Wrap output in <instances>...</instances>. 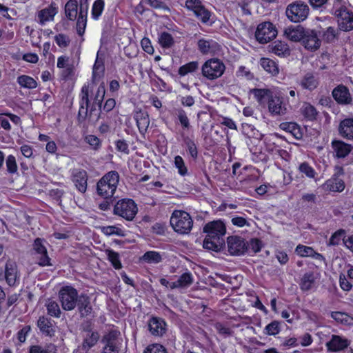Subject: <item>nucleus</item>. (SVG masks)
<instances>
[{
  "label": "nucleus",
  "mask_w": 353,
  "mask_h": 353,
  "mask_svg": "<svg viewBox=\"0 0 353 353\" xmlns=\"http://www.w3.org/2000/svg\"><path fill=\"white\" fill-rule=\"evenodd\" d=\"M260 65L264 70L273 76L279 74V70L277 64L270 59L261 58L260 60Z\"/></svg>",
  "instance_id": "f704fd0d"
},
{
  "label": "nucleus",
  "mask_w": 353,
  "mask_h": 353,
  "mask_svg": "<svg viewBox=\"0 0 353 353\" xmlns=\"http://www.w3.org/2000/svg\"><path fill=\"white\" fill-rule=\"evenodd\" d=\"M186 8L193 11L196 17L202 22H207L210 17V12L203 7L199 0H188L185 2Z\"/></svg>",
  "instance_id": "ddd939ff"
},
{
  "label": "nucleus",
  "mask_w": 353,
  "mask_h": 353,
  "mask_svg": "<svg viewBox=\"0 0 353 353\" xmlns=\"http://www.w3.org/2000/svg\"><path fill=\"white\" fill-rule=\"evenodd\" d=\"M264 332L268 335L275 336L276 334H279L280 332L279 323L276 321H273L269 323L265 326Z\"/></svg>",
  "instance_id": "052dcab7"
},
{
  "label": "nucleus",
  "mask_w": 353,
  "mask_h": 353,
  "mask_svg": "<svg viewBox=\"0 0 353 353\" xmlns=\"http://www.w3.org/2000/svg\"><path fill=\"white\" fill-rule=\"evenodd\" d=\"M350 345V341L346 337L332 334L330 340L325 343L327 351L339 352L344 350Z\"/></svg>",
  "instance_id": "f8f14e48"
},
{
  "label": "nucleus",
  "mask_w": 353,
  "mask_h": 353,
  "mask_svg": "<svg viewBox=\"0 0 353 353\" xmlns=\"http://www.w3.org/2000/svg\"><path fill=\"white\" fill-rule=\"evenodd\" d=\"M105 253L107 254L108 260L110 261V263L115 269L121 268V263L119 260V255L117 252L111 250H107L105 251Z\"/></svg>",
  "instance_id": "3c124183"
},
{
  "label": "nucleus",
  "mask_w": 353,
  "mask_h": 353,
  "mask_svg": "<svg viewBox=\"0 0 353 353\" xmlns=\"http://www.w3.org/2000/svg\"><path fill=\"white\" fill-rule=\"evenodd\" d=\"M303 114L309 120L315 119L317 112L314 106L309 103H305L301 108Z\"/></svg>",
  "instance_id": "603ef678"
},
{
  "label": "nucleus",
  "mask_w": 353,
  "mask_h": 353,
  "mask_svg": "<svg viewBox=\"0 0 353 353\" xmlns=\"http://www.w3.org/2000/svg\"><path fill=\"white\" fill-rule=\"evenodd\" d=\"M134 119L136 121L139 132L144 134L148 130L150 122L148 112L140 109L136 110Z\"/></svg>",
  "instance_id": "6ab92c4d"
},
{
  "label": "nucleus",
  "mask_w": 353,
  "mask_h": 353,
  "mask_svg": "<svg viewBox=\"0 0 353 353\" xmlns=\"http://www.w3.org/2000/svg\"><path fill=\"white\" fill-rule=\"evenodd\" d=\"M105 346L103 353H118L117 340L114 333H108L103 339Z\"/></svg>",
  "instance_id": "393cba45"
},
{
  "label": "nucleus",
  "mask_w": 353,
  "mask_h": 353,
  "mask_svg": "<svg viewBox=\"0 0 353 353\" xmlns=\"http://www.w3.org/2000/svg\"><path fill=\"white\" fill-rule=\"evenodd\" d=\"M143 260L150 263H158L161 261L162 257L158 252L148 251L143 256Z\"/></svg>",
  "instance_id": "de8ad7c7"
},
{
  "label": "nucleus",
  "mask_w": 353,
  "mask_h": 353,
  "mask_svg": "<svg viewBox=\"0 0 353 353\" xmlns=\"http://www.w3.org/2000/svg\"><path fill=\"white\" fill-rule=\"evenodd\" d=\"M94 83L85 84L81 91L80 112L87 113L90 103V92L93 90Z\"/></svg>",
  "instance_id": "4be33fe9"
},
{
  "label": "nucleus",
  "mask_w": 353,
  "mask_h": 353,
  "mask_svg": "<svg viewBox=\"0 0 353 353\" xmlns=\"http://www.w3.org/2000/svg\"><path fill=\"white\" fill-rule=\"evenodd\" d=\"M331 316L336 322L342 324H350L352 322V318L346 313L341 312H332Z\"/></svg>",
  "instance_id": "09e8293b"
},
{
  "label": "nucleus",
  "mask_w": 353,
  "mask_h": 353,
  "mask_svg": "<svg viewBox=\"0 0 353 353\" xmlns=\"http://www.w3.org/2000/svg\"><path fill=\"white\" fill-rule=\"evenodd\" d=\"M104 1L103 0H96L92 8V17L97 20L101 15L104 9Z\"/></svg>",
  "instance_id": "8fccbe9b"
},
{
  "label": "nucleus",
  "mask_w": 353,
  "mask_h": 353,
  "mask_svg": "<svg viewBox=\"0 0 353 353\" xmlns=\"http://www.w3.org/2000/svg\"><path fill=\"white\" fill-rule=\"evenodd\" d=\"M197 45L199 50L203 54H216L220 50L219 43L212 39H199Z\"/></svg>",
  "instance_id": "f3484780"
},
{
  "label": "nucleus",
  "mask_w": 353,
  "mask_h": 353,
  "mask_svg": "<svg viewBox=\"0 0 353 353\" xmlns=\"http://www.w3.org/2000/svg\"><path fill=\"white\" fill-rule=\"evenodd\" d=\"M271 51L279 57H286L290 54L288 46L282 41H275L271 45Z\"/></svg>",
  "instance_id": "c9c22d12"
},
{
  "label": "nucleus",
  "mask_w": 353,
  "mask_h": 353,
  "mask_svg": "<svg viewBox=\"0 0 353 353\" xmlns=\"http://www.w3.org/2000/svg\"><path fill=\"white\" fill-rule=\"evenodd\" d=\"M37 325L40 330L48 336H52L54 333L53 324L50 319L45 316H41L39 319Z\"/></svg>",
  "instance_id": "2f4dec72"
},
{
  "label": "nucleus",
  "mask_w": 353,
  "mask_h": 353,
  "mask_svg": "<svg viewBox=\"0 0 353 353\" xmlns=\"http://www.w3.org/2000/svg\"><path fill=\"white\" fill-rule=\"evenodd\" d=\"M224 63L217 58L207 60L201 67L202 75L208 80L220 78L225 72Z\"/></svg>",
  "instance_id": "39448f33"
},
{
  "label": "nucleus",
  "mask_w": 353,
  "mask_h": 353,
  "mask_svg": "<svg viewBox=\"0 0 353 353\" xmlns=\"http://www.w3.org/2000/svg\"><path fill=\"white\" fill-rule=\"evenodd\" d=\"M48 313L55 317H59L61 314V310L57 303L54 301H48L46 303Z\"/></svg>",
  "instance_id": "864d4df0"
},
{
  "label": "nucleus",
  "mask_w": 353,
  "mask_h": 353,
  "mask_svg": "<svg viewBox=\"0 0 353 353\" xmlns=\"http://www.w3.org/2000/svg\"><path fill=\"white\" fill-rule=\"evenodd\" d=\"M159 43L163 48H170L174 45L172 36L166 32H161L158 37Z\"/></svg>",
  "instance_id": "a19ab883"
},
{
  "label": "nucleus",
  "mask_w": 353,
  "mask_h": 353,
  "mask_svg": "<svg viewBox=\"0 0 353 353\" xmlns=\"http://www.w3.org/2000/svg\"><path fill=\"white\" fill-rule=\"evenodd\" d=\"M228 249L232 255H241L248 249L247 243L245 240L237 236H232L228 238Z\"/></svg>",
  "instance_id": "9b49d317"
},
{
  "label": "nucleus",
  "mask_w": 353,
  "mask_h": 353,
  "mask_svg": "<svg viewBox=\"0 0 353 353\" xmlns=\"http://www.w3.org/2000/svg\"><path fill=\"white\" fill-rule=\"evenodd\" d=\"M149 330L154 336H161L165 332V323L161 319L152 318L148 323Z\"/></svg>",
  "instance_id": "5701e85b"
},
{
  "label": "nucleus",
  "mask_w": 353,
  "mask_h": 353,
  "mask_svg": "<svg viewBox=\"0 0 353 353\" xmlns=\"http://www.w3.org/2000/svg\"><path fill=\"white\" fill-rule=\"evenodd\" d=\"M77 0H69L65 6V13L70 20H74L78 14Z\"/></svg>",
  "instance_id": "4c0bfd02"
},
{
  "label": "nucleus",
  "mask_w": 353,
  "mask_h": 353,
  "mask_svg": "<svg viewBox=\"0 0 353 353\" xmlns=\"http://www.w3.org/2000/svg\"><path fill=\"white\" fill-rule=\"evenodd\" d=\"M280 127L282 130L290 133L296 139H301L303 137L300 127L295 123H283L280 125Z\"/></svg>",
  "instance_id": "72a5a7b5"
},
{
  "label": "nucleus",
  "mask_w": 353,
  "mask_h": 353,
  "mask_svg": "<svg viewBox=\"0 0 353 353\" xmlns=\"http://www.w3.org/2000/svg\"><path fill=\"white\" fill-rule=\"evenodd\" d=\"M285 13L291 21L298 23L304 21L307 17L309 8L302 1H296L288 6Z\"/></svg>",
  "instance_id": "6e6552de"
},
{
  "label": "nucleus",
  "mask_w": 353,
  "mask_h": 353,
  "mask_svg": "<svg viewBox=\"0 0 353 353\" xmlns=\"http://www.w3.org/2000/svg\"><path fill=\"white\" fill-rule=\"evenodd\" d=\"M170 224L175 232L180 234H188L192 228L193 221L188 212L175 210L171 216Z\"/></svg>",
  "instance_id": "20e7f679"
},
{
  "label": "nucleus",
  "mask_w": 353,
  "mask_h": 353,
  "mask_svg": "<svg viewBox=\"0 0 353 353\" xmlns=\"http://www.w3.org/2000/svg\"><path fill=\"white\" fill-rule=\"evenodd\" d=\"M72 179L77 189L83 193L87 190L88 176L82 169H74L72 172Z\"/></svg>",
  "instance_id": "4468645a"
},
{
  "label": "nucleus",
  "mask_w": 353,
  "mask_h": 353,
  "mask_svg": "<svg viewBox=\"0 0 353 353\" xmlns=\"http://www.w3.org/2000/svg\"><path fill=\"white\" fill-rule=\"evenodd\" d=\"M70 58L67 56H60L57 59V68H65L68 73H71L72 71V68L69 63Z\"/></svg>",
  "instance_id": "4d7b16f0"
},
{
  "label": "nucleus",
  "mask_w": 353,
  "mask_h": 353,
  "mask_svg": "<svg viewBox=\"0 0 353 353\" xmlns=\"http://www.w3.org/2000/svg\"><path fill=\"white\" fill-rule=\"evenodd\" d=\"M194 282L193 275L190 272L181 274L176 281L172 282L171 289L187 288Z\"/></svg>",
  "instance_id": "b1692460"
},
{
  "label": "nucleus",
  "mask_w": 353,
  "mask_h": 353,
  "mask_svg": "<svg viewBox=\"0 0 353 353\" xmlns=\"http://www.w3.org/2000/svg\"><path fill=\"white\" fill-rule=\"evenodd\" d=\"M6 168L10 173H15L17 170V164L15 157L12 155H9L6 161Z\"/></svg>",
  "instance_id": "0e129e2a"
},
{
  "label": "nucleus",
  "mask_w": 353,
  "mask_h": 353,
  "mask_svg": "<svg viewBox=\"0 0 353 353\" xmlns=\"http://www.w3.org/2000/svg\"><path fill=\"white\" fill-rule=\"evenodd\" d=\"M334 13L338 18L339 27L341 30L350 31L353 30V13L347 11L342 5L341 0H336L334 3Z\"/></svg>",
  "instance_id": "423d86ee"
},
{
  "label": "nucleus",
  "mask_w": 353,
  "mask_h": 353,
  "mask_svg": "<svg viewBox=\"0 0 353 353\" xmlns=\"http://www.w3.org/2000/svg\"><path fill=\"white\" fill-rule=\"evenodd\" d=\"M105 95V85L102 83L97 88L95 95L93 98V102L95 105L101 106Z\"/></svg>",
  "instance_id": "6e6d98bb"
},
{
  "label": "nucleus",
  "mask_w": 353,
  "mask_h": 353,
  "mask_svg": "<svg viewBox=\"0 0 353 353\" xmlns=\"http://www.w3.org/2000/svg\"><path fill=\"white\" fill-rule=\"evenodd\" d=\"M59 299L64 310H72L78 301L77 291L70 285L63 286L59 292Z\"/></svg>",
  "instance_id": "1a4fd4ad"
},
{
  "label": "nucleus",
  "mask_w": 353,
  "mask_h": 353,
  "mask_svg": "<svg viewBox=\"0 0 353 353\" xmlns=\"http://www.w3.org/2000/svg\"><path fill=\"white\" fill-rule=\"evenodd\" d=\"M236 75L237 77L241 79H245L247 80H250L253 79V74L250 72V71L244 66H240L236 72Z\"/></svg>",
  "instance_id": "e2e57ef3"
},
{
  "label": "nucleus",
  "mask_w": 353,
  "mask_h": 353,
  "mask_svg": "<svg viewBox=\"0 0 353 353\" xmlns=\"http://www.w3.org/2000/svg\"><path fill=\"white\" fill-rule=\"evenodd\" d=\"M340 134L348 139H353V119H345L339 125Z\"/></svg>",
  "instance_id": "cd10ccee"
},
{
  "label": "nucleus",
  "mask_w": 353,
  "mask_h": 353,
  "mask_svg": "<svg viewBox=\"0 0 353 353\" xmlns=\"http://www.w3.org/2000/svg\"><path fill=\"white\" fill-rule=\"evenodd\" d=\"M332 145L338 158L347 157L352 149L351 145L341 141H334L332 143Z\"/></svg>",
  "instance_id": "bb28decb"
},
{
  "label": "nucleus",
  "mask_w": 353,
  "mask_h": 353,
  "mask_svg": "<svg viewBox=\"0 0 353 353\" xmlns=\"http://www.w3.org/2000/svg\"><path fill=\"white\" fill-rule=\"evenodd\" d=\"M276 138V136L274 134H270L265 138L264 143L268 151L273 152L276 148V145L274 142Z\"/></svg>",
  "instance_id": "69168bd1"
},
{
  "label": "nucleus",
  "mask_w": 353,
  "mask_h": 353,
  "mask_svg": "<svg viewBox=\"0 0 353 353\" xmlns=\"http://www.w3.org/2000/svg\"><path fill=\"white\" fill-rule=\"evenodd\" d=\"M319 81L317 77L311 72L306 73L300 81V85L306 90H313L317 88Z\"/></svg>",
  "instance_id": "c85d7f7f"
},
{
  "label": "nucleus",
  "mask_w": 353,
  "mask_h": 353,
  "mask_svg": "<svg viewBox=\"0 0 353 353\" xmlns=\"http://www.w3.org/2000/svg\"><path fill=\"white\" fill-rule=\"evenodd\" d=\"M174 165H175V167L178 169V172L181 175L184 176L187 174L188 169H187L186 166L185 165L183 159H182L181 157H180V156L175 157Z\"/></svg>",
  "instance_id": "680f3d73"
},
{
  "label": "nucleus",
  "mask_w": 353,
  "mask_h": 353,
  "mask_svg": "<svg viewBox=\"0 0 353 353\" xmlns=\"http://www.w3.org/2000/svg\"><path fill=\"white\" fill-rule=\"evenodd\" d=\"M34 250L38 259L39 265L41 266L50 265V258L47 254V250L43 245L41 239H37L34 243Z\"/></svg>",
  "instance_id": "2eb2a0df"
},
{
  "label": "nucleus",
  "mask_w": 353,
  "mask_h": 353,
  "mask_svg": "<svg viewBox=\"0 0 353 353\" xmlns=\"http://www.w3.org/2000/svg\"><path fill=\"white\" fill-rule=\"evenodd\" d=\"M58 12V8L54 3H51L48 8L38 12L37 17L41 25L44 26L47 22L52 21Z\"/></svg>",
  "instance_id": "a211bd4d"
},
{
  "label": "nucleus",
  "mask_w": 353,
  "mask_h": 353,
  "mask_svg": "<svg viewBox=\"0 0 353 353\" xmlns=\"http://www.w3.org/2000/svg\"><path fill=\"white\" fill-rule=\"evenodd\" d=\"M315 281V277L314 273L308 272L305 273L300 281L299 285L302 291H309L313 287Z\"/></svg>",
  "instance_id": "473e14b6"
},
{
  "label": "nucleus",
  "mask_w": 353,
  "mask_h": 353,
  "mask_svg": "<svg viewBox=\"0 0 353 353\" xmlns=\"http://www.w3.org/2000/svg\"><path fill=\"white\" fill-rule=\"evenodd\" d=\"M332 95L334 99L341 104H350L352 101L349 90L344 85H339L334 88Z\"/></svg>",
  "instance_id": "aec40b11"
},
{
  "label": "nucleus",
  "mask_w": 353,
  "mask_h": 353,
  "mask_svg": "<svg viewBox=\"0 0 353 353\" xmlns=\"http://www.w3.org/2000/svg\"><path fill=\"white\" fill-rule=\"evenodd\" d=\"M79 312L82 316H87L91 313L92 307L88 296H81L77 301Z\"/></svg>",
  "instance_id": "58836bf2"
},
{
  "label": "nucleus",
  "mask_w": 353,
  "mask_h": 353,
  "mask_svg": "<svg viewBox=\"0 0 353 353\" xmlns=\"http://www.w3.org/2000/svg\"><path fill=\"white\" fill-rule=\"evenodd\" d=\"M322 188L325 191L342 192L344 190V183L341 179L332 178L327 180L323 185Z\"/></svg>",
  "instance_id": "c756f323"
},
{
  "label": "nucleus",
  "mask_w": 353,
  "mask_h": 353,
  "mask_svg": "<svg viewBox=\"0 0 353 353\" xmlns=\"http://www.w3.org/2000/svg\"><path fill=\"white\" fill-rule=\"evenodd\" d=\"M345 231L344 230H339L335 232L330 239V244L335 245L339 244L340 241L345 240Z\"/></svg>",
  "instance_id": "5fc2aeb1"
},
{
  "label": "nucleus",
  "mask_w": 353,
  "mask_h": 353,
  "mask_svg": "<svg viewBox=\"0 0 353 353\" xmlns=\"http://www.w3.org/2000/svg\"><path fill=\"white\" fill-rule=\"evenodd\" d=\"M54 350V346L52 345L46 346L33 345L30 349V353H50Z\"/></svg>",
  "instance_id": "bf43d9fd"
},
{
  "label": "nucleus",
  "mask_w": 353,
  "mask_h": 353,
  "mask_svg": "<svg viewBox=\"0 0 353 353\" xmlns=\"http://www.w3.org/2000/svg\"><path fill=\"white\" fill-rule=\"evenodd\" d=\"M295 253L301 257H312L320 261L325 260L323 256L316 252L312 247L301 244L298 245L295 248Z\"/></svg>",
  "instance_id": "412c9836"
},
{
  "label": "nucleus",
  "mask_w": 353,
  "mask_h": 353,
  "mask_svg": "<svg viewBox=\"0 0 353 353\" xmlns=\"http://www.w3.org/2000/svg\"><path fill=\"white\" fill-rule=\"evenodd\" d=\"M277 31L274 25L270 22L260 23L256 30L255 37L261 43H265L274 39Z\"/></svg>",
  "instance_id": "9d476101"
},
{
  "label": "nucleus",
  "mask_w": 353,
  "mask_h": 353,
  "mask_svg": "<svg viewBox=\"0 0 353 353\" xmlns=\"http://www.w3.org/2000/svg\"><path fill=\"white\" fill-rule=\"evenodd\" d=\"M17 83L21 87L27 89H34L37 87V81L28 75H21L17 78Z\"/></svg>",
  "instance_id": "ea45409f"
},
{
  "label": "nucleus",
  "mask_w": 353,
  "mask_h": 353,
  "mask_svg": "<svg viewBox=\"0 0 353 353\" xmlns=\"http://www.w3.org/2000/svg\"><path fill=\"white\" fill-rule=\"evenodd\" d=\"M298 170L300 173L304 174L306 177L309 179H315L316 176L317 175L315 170L307 162L301 163L298 168Z\"/></svg>",
  "instance_id": "37998d69"
},
{
  "label": "nucleus",
  "mask_w": 353,
  "mask_h": 353,
  "mask_svg": "<svg viewBox=\"0 0 353 353\" xmlns=\"http://www.w3.org/2000/svg\"><path fill=\"white\" fill-rule=\"evenodd\" d=\"M252 93L259 103L267 101L268 111L272 115L283 116L287 113V105L278 89H254Z\"/></svg>",
  "instance_id": "f257e3e1"
},
{
  "label": "nucleus",
  "mask_w": 353,
  "mask_h": 353,
  "mask_svg": "<svg viewBox=\"0 0 353 353\" xmlns=\"http://www.w3.org/2000/svg\"><path fill=\"white\" fill-rule=\"evenodd\" d=\"M203 231L207 234L203 248L215 252L221 250L224 244L223 236L226 233L223 222L220 220L210 222L205 225Z\"/></svg>",
  "instance_id": "f03ea898"
},
{
  "label": "nucleus",
  "mask_w": 353,
  "mask_h": 353,
  "mask_svg": "<svg viewBox=\"0 0 353 353\" xmlns=\"http://www.w3.org/2000/svg\"><path fill=\"white\" fill-rule=\"evenodd\" d=\"M87 10L84 14L83 8L81 7V10L79 14V17L77 21V31L79 35L82 36L85 30L87 19H86Z\"/></svg>",
  "instance_id": "79ce46f5"
},
{
  "label": "nucleus",
  "mask_w": 353,
  "mask_h": 353,
  "mask_svg": "<svg viewBox=\"0 0 353 353\" xmlns=\"http://www.w3.org/2000/svg\"><path fill=\"white\" fill-rule=\"evenodd\" d=\"M99 339V335L97 332H88L85 336L82 344V348L85 351L89 350L97 343Z\"/></svg>",
  "instance_id": "e433bc0d"
},
{
  "label": "nucleus",
  "mask_w": 353,
  "mask_h": 353,
  "mask_svg": "<svg viewBox=\"0 0 353 353\" xmlns=\"http://www.w3.org/2000/svg\"><path fill=\"white\" fill-rule=\"evenodd\" d=\"M101 231L106 236L116 235L119 236H124L125 232L121 228L117 225L103 226L101 228Z\"/></svg>",
  "instance_id": "c03bdc74"
},
{
  "label": "nucleus",
  "mask_w": 353,
  "mask_h": 353,
  "mask_svg": "<svg viewBox=\"0 0 353 353\" xmlns=\"http://www.w3.org/2000/svg\"><path fill=\"white\" fill-rule=\"evenodd\" d=\"M177 116L179 122L181 125L183 126V128L185 129H188L190 128V122L189 119L188 118L185 111L183 110H179Z\"/></svg>",
  "instance_id": "338daca9"
},
{
  "label": "nucleus",
  "mask_w": 353,
  "mask_h": 353,
  "mask_svg": "<svg viewBox=\"0 0 353 353\" xmlns=\"http://www.w3.org/2000/svg\"><path fill=\"white\" fill-rule=\"evenodd\" d=\"M5 276L9 285H14L17 278V266L14 263L8 262L6 263Z\"/></svg>",
  "instance_id": "7c9ffc66"
},
{
  "label": "nucleus",
  "mask_w": 353,
  "mask_h": 353,
  "mask_svg": "<svg viewBox=\"0 0 353 353\" xmlns=\"http://www.w3.org/2000/svg\"><path fill=\"white\" fill-rule=\"evenodd\" d=\"M119 176L115 171H111L104 175L97 183V192L105 199L111 198L117 188Z\"/></svg>",
  "instance_id": "7ed1b4c3"
},
{
  "label": "nucleus",
  "mask_w": 353,
  "mask_h": 353,
  "mask_svg": "<svg viewBox=\"0 0 353 353\" xmlns=\"http://www.w3.org/2000/svg\"><path fill=\"white\" fill-rule=\"evenodd\" d=\"M144 353H166V350L161 345L152 344L145 349Z\"/></svg>",
  "instance_id": "774afa93"
},
{
  "label": "nucleus",
  "mask_w": 353,
  "mask_h": 353,
  "mask_svg": "<svg viewBox=\"0 0 353 353\" xmlns=\"http://www.w3.org/2000/svg\"><path fill=\"white\" fill-rule=\"evenodd\" d=\"M85 142L94 150H98L101 147V141L97 136L88 134L84 137Z\"/></svg>",
  "instance_id": "a18cd8bd"
},
{
  "label": "nucleus",
  "mask_w": 353,
  "mask_h": 353,
  "mask_svg": "<svg viewBox=\"0 0 353 353\" xmlns=\"http://www.w3.org/2000/svg\"><path fill=\"white\" fill-rule=\"evenodd\" d=\"M54 41L59 48H67L70 42L69 37L64 34H58L54 37Z\"/></svg>",
  "instance_id": "13d9d810"
},
{
  "label": "nucleus",
  "mask_w": 353,
  "mask_h": 353,
  "mask_svg": "<svg viewBox=\"0 0 353 353\" xmlns=\"http://www.w3.org/2000/svg\"><path fill=\"white\" fill-rule=\"evenodd\" d=\"M138 208L132 199H125L119 201L114 208V214L128 221H132L137 214Z\"/></svg>",
  "instance_id": "0eeeda50"
},
{
  "label": "nucleus",
  "mask_w": 353,
  "mask_h": 353,
  "mask_svg": "<svg viewBox=\"0 0 353 353\" xmlns=\"http://www.w3.org/2000/svg\"><path fill=\"white\" fill-rule=\"evenodd\" d=\"M305 32L303 28L299 26H291L285 29L284 34L292 41H299L303 37Z\"/></svg>",
  "instance_id": "a878e982"
},
{
  "label": "nucleus",
  "mask_w": 353,
  "mask_h": 353,
  "mask_svg": "<svg viewBox=\"0 0 353 353\" xmlns=\"http://www.w3.org/2000/svg\"><path fill=\"white\" fill-rule=\"evenodd\" d=\"M301 40L305 48L311 51L319 49L321 46V41L313 30L305 31Z\"/></svg>",
  "instance_id": "dca6fc26"
},
{
  "label": "nucleus",
  "mask_w": 353,
  "mask_h": 353,
  "mask_svg": "<svg viewBox=\"0 0 353 353\" xmlns=\"http://www.w3.org/2000/svg\"><path fill=\"white\" fill-rule=\"evenodd\" d=\"M199 63L197 61H191L182 66L179 69V74L181 76H185L188 73H191L197 70Z\"/></svg>",
  "instance_id": "49530a36"
}]
</instances>
